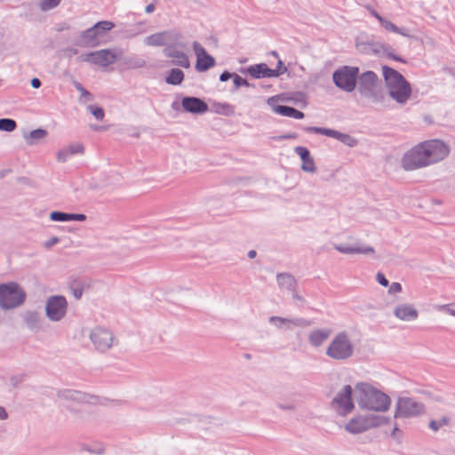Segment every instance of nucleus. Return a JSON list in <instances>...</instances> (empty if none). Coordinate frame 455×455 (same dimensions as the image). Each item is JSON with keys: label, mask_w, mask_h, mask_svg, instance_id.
<instances>
[{"label": "nucleus", "mask_w": 455, "mask_h": 455, "mask_svg": "<svg viewBox=\"0 0 455 455\" xmlns=\"http://www.w3.org/2000/svg\"><path fill=\"white\" fill-rule=\"evenodd\" d=\"M65 148L67 149L70 156L76 154H84V146L80 143L70 144Z\"/></svg>", "instance_id": "obj_43"}, {"label": "nucleus", "mask_w": 455, "mask_h": 455, "mask_svg": "<svg viewBox=\"0 0 455 455\" xmlns=\"http://www.w3.org/2000/svg\"><path fill=\"white\" fill-rule=\"evenodd\" d=\"M278 286L281 290L294 292L297 286L295 278L288 273H280L276 275Z\"/></svg>", "instance_id": "obj_28"}, {"label": "nucleus", "mask_w": 455, "mask_h": 455, "mask_svg": "<svg viewBox=\"0 0 455 455\" xmlns=\"http://www.w3.org/2000/svg\"><path fill=\"white\" fill-rule=\"evenodd\" d=\"M67 56L71 57L72 54H77L78 51L76 48H68L65 50Z\"/></svg>", "instance_id": "obj_59"}, {"label": "nucleus", "mask_w": 455, "mask_h": 455, "mask_svg": "<svg viewBox=\"0 0 455 455\" xmlns=\"http://www.w3.org/2000/svg\"><path fill=\"white\" fill-rule=\"evenodd\" d=\"M215 65V60L212 56L206 53L196 60V69L198 72H204Z\"/></svg>", "instance_id": "obj_31"}, {"label": "nucleus", "mask_w": 455, "mask_h": 455, "mask_svg": "<svg viewBox=\"0 0 455 455\" xmlns=\"http://www.w3.org/2000/svg\"><path fill=\"white\" fill-rule=\"evenodd\" d=\"M193 50L195 52L196 59H198L199 57L204 56V54L207 53L205 49L203 47V45L201 44H199L198 42L193 43Z\"/></svg>", "instance_id": "obj_46"}, {"label": "nucleus", "mask_w": 455, "mask_h": 455, "mask_svg": "<svg viewBox=\"0 0 455 455\" xmlns=\"http://www.w3.org/2000/svg\"><path fill=\"white\" fill-rule=\"evenodd\" d=\"M184 73L180 68H172L167 76L165 82L171 85H180L184 80Z\"/></svg>", "instance_id": "obj_33"}, {"label": "nucleus", "mask_w": 455, "mask_h": 455, "mask_svg": "<svg viewBox=\"0 0 455 455\" xmlns=\"http://www.w3.org/2000/svg\"><path fill=\"white\" fill-rule=\"evenodd\" d=\"M234 73H230L228 71H224L220 74V80L221 82H226L228 80H229L230 78H232V76H233Z\"/></svg>", "instance_id": "obj_53"}, {"label": "nucleus", "mask_w": 455, "mask_h": 455, "mask_svg": "<svg viewBox=\"0 0 455 455\" xmlns=\"http://www.w3.org/2000/svg\"><path fill=\"white\" fill-rule=\"evenodd\" d=\"M8 419V413L6 411V410L0 406V420H5Z\"/></svg>", "instance_id": "obj_57"}, {"label": "nucleus", "mask_w": 455, "mask_h": 455, "mask_svg": "<svg viewBox=\"0 0 455 455\" xmlns=\"http://www.w3.org/2000/svg\"><path fill=\"white\" fill-rule=\"evenodd\" d=\"M355 354V345L346 331L338 332L326 347L325 355L339 362L350 359Z\"/></svg>", "instance_id": "obj_5"}, {"label": "nucleus", "mask_w": 455, "mask_h": 455, "mask_svg": "<svg viewBox=\"0 0 455 455\" xmlns=\"http://www.w3.org/2000/svg\"><path fill=\"white\" fill-rule=\"evenodd\" d=\"M16 126H17V124L13 119H10V118H1L0 119V131L12 132L15 130Z\"/></svg>", "instance_id": "obj_39"}, {"label": "nucleus", "mask_w": 455, "mask_h": 455, "mask_svg": "<svg viewBox=\"0 0 455 455\" xmlns=\"http://www.w3.org/2000/svg\"><path fill=\"white\" fill-rule=\"evenodd\" d=\"M60 1L61 0H41L39 3V8L42 12H48L58 7Z\"/></svg>", "instance_id": "obj_38"}, {"label": "nucleus", "mask_w": 455, "mask_h": 455, "mask_svg": "<svg viewBox=\"0 0 455 455\" xmlns=\"http://www.w3.org/2000/svg\"><path fill=\"white\" fill-rule=\"evenodd\" d=\"M356 50L365 55L386 56L392 60L405 62L394 53V49L388 44L378 39L373 35L361 34L355 39Z\"/></svg>", "instance_id": "obj_4"}, {"label": "nucleus", "mask_w": 455, "mask_h": 455, "mask_svg": "<svg viewBox=\"0 0 455 455\" xmlns=\"http://www.w3.org/2000/svg\"><path fill=\"white\" fill-rule=\"evenodd\" d=\"M353 394L354 389L350 385H345L336 394L331 401V407L339 415L346 416L354 410Z\"/></svg>", "instance_id": "obj_13"}, {"label": "nucleus", "mask_w": 455, "mask_h": 455, "mask_svg": "<svg viewBox=\"0 0 455 455\" xmlns=\"http://www.w3.org/2000/svg\"><path fill=\"white\" fill-rule=\"evenodd\" d=\"M272 71H275V72H276V71H277V72H278V76H279L280 75L284 74V73L287 71V68H286V67L283 65V62L281 60H279L277 61L276 68H274V69H272Z\"/></svg>", "instance_id": "obj_49"}, {"label": "nucleus", "mask_w": 455, "mask_h": 455, "mask_svg": "<svg viewBox=\"0 0 455 455\" xmlns=\"http://www.w3.org/2000/svg\"><path fill=\"white\" fill-rule=\"evenodd\" d=\"M388 294L390 295H394V294H396V293H400L402 292L403 291V287H402V284L400 283H397V282H394L392 283L391 284H389L388 286Z\"/></svg>", "instance_id": "obj_45"}, {"label": "nucleus", "mask_w": 455, "mask_h": 455, "mask_svg": "<svg viewBox=\"0 0 455 455\" xmlns=\"http://www.w3.org/2000/svg\"><path fill=\"white\" fill-rule=\"evenodd\" d=\"M389 418L375 414L356 415L346 425L345 429L351 434H360L370 428L387 424Z\"/></svg>", "instance_id": "obj_9"}, {"label": "nucleus", "mask_w": 455, "mask_h": 455, "mask_svg": "<svg viewBox=\"0 0 455 455\" xmlns=\"http://www.w3.org/2000/svg\"><path fill=\"white\" fill-rule=\"evenodd\" d=\"M332 330L330 328L313 329L308 333V342L314 347L323 346L331 337Z\"/></svg>", "instance_id": "obj_25"}, {"label": "nucleus", "mask_w": 455, "mask_h": 455, "mask_svg": "<svg viewBox=\"0 0 455 455\" xmlns=\"http://www.w3.org/2000/svg\"><path fill=\"white\" fill-rule=\"evenodd\" d=\"M59 241H60V239L58 237L53 236L44 243V246L46 248H51L52 246L57 244L59 243Z\"/></svg>", "instance_id": "obj_52"}, {"label": "nucleus", "mask_w": 455, "mask_h": 455, "mask_svg": "<svg viewBox=\"0 0 455 455\" xmlns=\"http://www.w3.org/2000/svg\"><path fill=\"white\" fill-rule=\"evenodd\" d=\"M114 23L108 20L99 21L94 25L95 29L99 32V36L102 37L104 33L114 28Z\"/></svg>", "instance_id": "obj_36"}, {"label": "nucleus", "mask_w": 455, "mask_h": 455, "mask_svg": "<svg viewBox=\"0 0 455 455\" xmlns=\"http://www.w3.org/2000/svg\"><path fill=\"white\" fill-rule=\"evenodd\" d=\"M241 72L247 73L256 79L278 76V72L272 71L265 63L251 65L246 69H241Z\"/></svg>", "instance_id": "obj_20"}, {"label": "nucleus", "mask_w": 455, "mask_h": 455, "mask_svg": "<svg viewBox=\"0 0 455 455\" xmlns=\"http://www.w3.org/2000/svg\"><path fill=\"white\" fill-rule=\"evenodd\" d=\"M86 216L82 213H70V221H84Z\"/></svg>", "instance_id": "obj_50"}, {"label": "nucleus", "mask_w": 455, "mask_h": 455, "mask_svg": "<svg viewBox=\"0 0 455 455\" xmlns=\"http://www.w3.org/2000/svg\"><path fill=\"white\" fill-rule=\"evenodd\" d=\"M269 323L276 326L278 329L291 330L292 327H307L310 322L304 318H285L281 316H271L268 319Z\"/></svg>", "instance_id": "obj_19"}, {"label": "nucleus", "mask_w": 455, "mask_h": 455, "mask_svg": "<svg viewBox=\"0 0 455 455\" xmlns=\"http://www.w3.org/2000/svg\"><path fill=\"white\" fill-rule=\"evenodd\" d=\"M359 93L372 103H380L384 100L380 80L373 71L358 74L356 80Z\"/></svg>", "instance_id": "obj_6"}, {"label": "nucleus", "mask_w": 455, "mask_h": 455, "mask_svg": "<svg viewBox=\"0 0 455 455\" xmlns=\"http://www.w3.org/2000/svg\"><path fill=\"white\" fill-rule=\"evenodd\" d=\"M277 407L281 410L284 411H293L295 410V405L293 403H277Z\"/></svg>", "instance_id": "obj_51"}, {"label": "nucleus", "mask_w": 455, "mask_h": 455, "mask_svg": "<svg viewBox=\"0 0 455 455\" xmlns=\"http://www.w3.org/2000/svg\"><path fill=\"white\" fill-rule=\"evenodd\" d=\"M273 111L278 115L283 116L292 117L295 119H302L305 115L303 112L285 105H277L273 107Z\"/></svg>", "instance_id": "obj_30"}, {"label": "nucleus", "mask_w": 455, "mask_h": 455, "mask_svg": "<svg viewBox=\"0 0 455 455\" xmlns=\"http://www.w3.org/2000/svg\"><path fill=\"white\" fill-rule=\"evenodd\" d=\"M232 79L235 89H238L241 86L254 87L253 84H251L246 79L241 77L237 74L234 73L232 76Z\"/></svg>", "instance_id": "obj_42"}, {"label": "nucleus", "mask_w": 455, "mask_h": 455, "mask_svg": "<svg viewBox=\"0 0 455 455\" xmlns=\"http://www.w3.org/2000/svg\"><path fill=\"white\" fill-rule=\"evenodd\" d=\"M376 280H377V282H378L380 285H382V286H384V287H387V286L389 285V282H388V280H387V279L386 278V276H385L382 273H380V272L377 273V275H376Z\"/></svg>", "instance_id": "obj_48"}, {"label": "nucleus", "mask_w": 455, "mask_h": 455, "mask_svg": "<svg viewBox=\"0 0 455 455\" xmlns=\"http://www.w3.org/2000/svg\"><path fill=\"white\" fill-rule=\"evenodd\" d=\"M182 108L186 112L192 114H204L208 111V105L196 97H184L181 101Z\"/></svg>", "instance_id": "obj_21"}, {"label": "nucleus", "mask_w": 455, "mask_h": 455, "mask_svg": "<svg viewBox=\"0 0 455 455\" xmlns=\"http://www.w3.org/2000/svg\"><path fill=\"white\" fill-rule=\"evenodd\" d=\"M434 308L438 312L455 317V301L448 304H436Z\"/></svg>", "instance_id": "obj_35"}, {"label": "nucleus", "mask_w": 455, "mask_h": 455, "mask_svg": "<svg viewBox=\"0 0 455 455\" xmlns=\"http://www.w3.org/2000/svg\"><path fill=\"white\" fill-rule=\"evenodd\" d=\"M123 61V63L128 68L132 69H137L145 67L146 61L139 58L137 56H128L124 57L120 60Z\"/></svg>", "instance_id": "obj_34"}, {"label": "nucleus", "mask_w": 455, "mask_h": 455, "mask_svg": "<svg viewBox=\"0 0 455 455\" xmlns=\"http://www.w3.org/2000/svg\"><path fill=\"white\" fill-rule=\"evenodd\" d=\"M379 25L381 28L386 30L387 32H392L395 34H398L400 36H403L404 37L411 38L412 36L409 33V30L405 28H399L395 23H393L391 20L384 18L383 16H380L378 20Z\"/></svg>", "instance_id": "obj_27"}, {"label": "nucleus", "mask_w": 455, "mask_h": 455, "mask_svg": "<svg viewBox=\"0 0 455 455\" xmlns=\"http://www.w3.org/2000/svg\"><path fill=\"white\" fill-rule=\"evenodd\" d=\"M425 412V405L411 397H399L395 403V418L409 419Z\"/></svg>", "instance_id": "obj_12"}, {"label": "nucleus", "mask_w": 455, "mask_h": 455, "mask_svg": "<svg viewBox=\"0 0 455 455\" xmlns=\"http://www.w3.org/2000/svg\"><path fill=\"white\" fill-rule=\"evenodd\" d=\"M393 315L400 321L412 322L418 319L419 311L413 304L403 302L394 307Z\"/></svg>", "instance_id": "obj_18"}, {"label": "nucleus", "mask_w": 455, "mask_h": 455, "mask_svg": "<svg viewBox=\"0 0 455 455\" xmlns=\"http://www.w3.org/2000/svg\"><path fill=\"white\" fill-rule=\"evenodd\" d=\"M124 52L119 48L101 49L86 54H82L77 58L78 61L87 62L100 68H107L116 61L122 59Z\"/></svg>", "instance_id": "obj_7"}, {"label": "nucleus", "mask_w": 455, "mask_h": 455, "mask_svg": "<svg viewBox=\"0 0 455 455\" xmlns=\"http://www.w3.org/2000/svg\"><path fill=\"white\" fill-rule=\"evenodd\" d=\"M222 108L224 110H226L225 114L228 115V116H232L234 114V107L231 106L230 104L228 103H225L222 105Z\"/></svg>", "instance_id": "obj_54"}, {"label": "nucleus", "mask_w": 455, "mask_h": 455, "mask_svg": "<svg viewBox=\"0 0 455 455\" xmlns=\"http://www.w3.org/2000/svg\"><path fill=\"white\" fill-rule=\"evenodd\" d=\"M100 37L94 26L83 31L76 40V44L82 47H95L100 44Z\"/></svg>", "instance_id": "obj_24"}, {"label": "nucleus", "mask_w": 455, "mask_h": 455, "mask_svg": "<svg viewBox=\"0 0 455 455\" xmlns=\"http://www.w3.org/2000/svg\"><path fill=\"white\" fill-rule=\"evenodd\" d=\"M173 45H170L164 50V55L169 58L177 59L173 63L177 66L188 68L190 67V62L188 57L182 51L178 50V48L183 50L187 48V43L181 42L180 39H173Z\"/></svg>", "instance_id": "obj_17"}, {"label": "nucleus", "mask_w": 455, "mask_h": 455, "mask_svg": "<svg viewBox=\"0 0 455 455\" xmlns=\"http://www.w3.org/2000/svg\"><path fill=\"white\" fill-rule=\"evenodd\" d=\"M304 131L307 132H314L325 135L327 137L334 138L339 141L342 142L344 145L348 146L350 148L355 147L358 143L357 140L350 136L349 134L342 133L333 129L316 126H307L304 128Z\"/></svg>", "instance_id": "obj_16"}, {"label": "nucleus", "mask_w": 455, "mask_h": 455, "mask_svg": "<svg viewBox=\"0 0 455 455\" xmlns=\"http://www.w3.org/2000/svg\"><path fill=\"white\" fill-rule=\"evenodd\" d=\"M155 9H156L155 4H148V5L146 6V8H145V12H146L147 13H151V12H153L155 11Z\"/></svg>", "instance_id": "obj_60"}, {"label": "nucleus", "mask_w": 455, "mask_h": 455, "mask_svg": "<svg viewBox=\"0 0 455 455\" xmlns=\"http://www.w3.org/2000/svg\"><path fill=\"white\" fill-rule=\"evenodd\" d=\"M449 154L450 148L443 140H426L406 152L402 164L404 170L413 171L437 164L446 158Z\"/></svg>", "instance_id": "obj_1"}, {"label": "nucleus", "mask_w": 455, "mask_h": 455, "mask_svg": "<svg viewBox=\"0 0 455 455\" xmlns=\"http://www.w3.org/2000/svg\"><path fill=\"white\" fill-rule=\"evenodd\" d=\"M50 220L59 222L70 221V213L63 212H52L50 213Z\"/></svg>", "instance_id": "obj_40"}, {"label": "nucleus", "mask_w": 455, "mask_h": 455, "mask_svg": "<svg viewBox=\"0 0 455 455\" xmlns=\"http://www.w3.org/2000/svg\"><path fill=\"white\" fill-rule=\"evenodd\" d=\"M256 255H257V252L254 250H251L248 251V257L250 259H254L256 257Z\"/></svg>", "instance_id": "obj_62"}, {"label": "nucleus", "mask_w": 455, "mask_h": 455, "mask_svg": "<svg viewBox=\"0 0 455 455\" xmlns=\"http://www.w3.org/2000/svg\"><path fill=\"white\" fill-rule=\"evenodd\" d=\"M27 327L32 331L42 329L43 318L40 313L36 311H27L23 316Z\"/></svg>", "instance_id": "obj_29"}, {"label": "nucleus", "mask_w": 455, "mask_h": 455, "mask_svg": "<svg viewBox=\"0 0 455 455\" xmlns=\"http://www.w3.org/2000/svg\"><path fill=\"white\" fill-rule=\"evenodd\" d=\"M335 250L344 253V254H363V255H373L374 254V249L371 246L363 244V243H356V244H335L334 245Z\"/></svg>", "instance_id": "obj_22"}, {"label": "nucleus", "mask_w": 455, "mask_h": 455, "mask_svg": "<svg viewBox=\"0 0 455 455\" xmlns=\"http://www.w3.org/2000/svg\"><path fill=\"white\" fill-rule=\"evenodd\" d=\"M382 74L390 98L399 104H405L411 95L410 83L401 73L388 66H382Z\"/></svg>", "instance_id": "obj_3"}, {"label": "nucleus", "mask_w": 455, "mask_h": 455, "mask_svg": "<svg viewBox=\"0 0 455 455\" xmlns=\"http://www.w3.org/2000/svg\"><path fill=\"white\" fill-rule=\"evenodd\" d=\"M68 310V301L64 296H50L45 303V315L52 322L61 321Z\"/></svg>", "instance_id": "obj_14"}, {"label": "nucleus", "mask_w": 455, "mask_h": 455, "mask_svg": "<svg viewBox=\"0 0 455 455\" xmlns=\"http://www.w3.org/2000/svg\"><path fill=\"white\" fill-rule=\"evenodd\" d=\"M354 396L359 407L367 411L385 412L391 405V399L387 394L368 383H357Z\"/></svg>", "instance_id": "obj_2"}, {"label": "nucleus", "mask_w": 455, "mask_h": 455, "mask_svg": "<svg viewBox=\"0 0 455 455\" xmlns=\"http://www.w3.org/2000/svg\"><path fill=\"white\" fill-rule=\"evenodd\" d=\"M359 68L344 66L334 71L332 79L335 85L346 92H351L356 86Z\"/></svg>", "instance_id": "obj_11"}, {"label": "nucleus", "mask_w": 455, "mask_h": 455, "mask_svg": "<svg viewBox=\"0 0 455 455\" xmlns=\"http://www.w3.org/2000/svg\"><path fill=\"white\" fill-rule=\"evenodd\" d=\"M88 337L93 348L99 353H106L116 344L117 339L114 332L103 326H95L89 330Z\"/></svg>", "instance_id": "obj_10"}, {"label": "nucleus", "mask_w": 455, "mask_h": 455, "mask_svg": "<svg viewBox=\"0 0 455 455\" xmlns=\"http://www.w3.org/2000/svg\"><path fill=\"white\" fill-rule=\"evenodd\" d=\"M75 87L77 91L80 92L81 99L86 98L87 100H90V101L93 100V96L85 88H84V86L80 83H76Z\"/></svg>", "instance_id": "obj_44"}, {"label": "nucleus", "mask_w": 455, "mask_h": 455, "mask_svg": "<svg viewBox=\"0 0 455 455\" xmlns=\"http://www.w3.org/2000/svg\"><path fill=\"white\" fill-rule=\"evenodd\" d=\"M70 157V155L68 154V152L67 151V149L64 148L62 149H60L58 153H57V161L58 162H60V163H65L68 161V159Z\"/></svg>", "instance_id": "obj_47"}, {"label": "nucleus", "mask_w": 455, "mask_h": 455, "mask_svg": "<svg viewBox=\"0 0 455 455\" xmlns=\"http://www.w3.org/2000/svg\"><path fill=\"white\" fill-rule=\"evenodd\" d=\"M398 432H400V429L398 428L397 425H395L391 435L395 437V436H396V433H398Z\"/></svg>", "instance_id": "obj_64"}, {"label": "nucleus", "mask_w": 455, "mask_h": 455, "mask_svg": "<svg viewBox=\"0 0 455 455\" xmlns=\"http://www.w3.org/2000/svg\"><path fill=\"white\" fill-rule=\"evenodd\" d=\"M181 35L178 33L162 32L147 36L145 44L152 46H162L172 42L173 39H180Z\"/></svg>", "instance_id": "obj_23"}, {"label": "nucleus", "mask_w": 455, "mask_h": 455, "mask_svg": "<svg viewBox=\"0 0 455 455\" xmlns=\"http://www.w3.org/2000/svg\"><path fill=\"white\" fill-rule=\"evenodd\" d=\"M47 136V131L44 129H36L29 133L24 134V140L28 145H35L37 140H42Z\"/></svg>", "instance_id": "obj_32"}, {"label": "nucleus", "mask_w": 455, "mask_h": 455, "mask_svg": "<svg viewBox=\"0 0 455 455\" xmlns=\"http://www.w3.org/2000/svg\"><path fill=\"white\" fill-rule=\"evenodd\" d=\"M366 10L378 20L379 19V17L381 16L378 12H376L372 6L371 5H366L365 6Z\"/></svg>", "instance_id": "obj_55"}, {"label": "nucleus", "mask_w": 455, "mask_h": 455, "mask_svg": "<svg viewBox=\"0 0 455 455\" xmlns=\"http://www.w3.org/2000/svg\"><path fill=\"white\" fill-rule=\"evenodd\" d=\"M26 299L25 291L17 283L0 284V306L4 309L20 307Z\"/></svg>", "instance_id": "obj_8"}, {"label": "nucleus", "mask_w": 455, "mask_h": 455, "mask_svg": "<svg viewBox=\"0 0 455 455\" xmlns=\"http://www.w3.org/2000/svg\"><path fill=\"white\" fill-rule=\"evenodd\" d=\"M294 138H296L295 134H284V135L275 137V139L276 140H287V139H294Z\"/></svg>", "instance_id": "obj_58"}, {"label": "nucleus", "mask_w": 455, "mask_h": 455, "mask_svg": "<svg viewBox=\"0 0 455 455\" xmlns=\"http://www.w3.org/2000/svg\"><path fill=\"white\" fill-rule=\"evenodd\" d=\"M294 151L302 161L301 170L306 172L315 173L316 166L309 150L305 147L298 146L294 148Z\"/></svg>", "instance_id": "obj_26"}, {"label": "nucleus", "mask_w": 455, "mask_h": 455, "mask_svg": "<svg viewBox=\"0 0 455 455\" xmlns=\"http://www.w3.org/2000/svg\"><path fill=\"white\" fill-rule=\"evenodd\" d=\"M291 293H292V297L294 299L303 301V298L301 296H299V294H297L296 291L291 292Z\"/></svg>", "instance_id": "obj_63"}, {"label": "nucleus", "mask_w": 455, "mask_h": 455, "mask_svg": "<svg viewBox=\"0 0 455 455\" xmlns=\"http://www.w3.org/2000/svg\"><path fill=\"white\" fill-rule=\"evenodd\" d=\"M451 423V419L448 416H443L438 420H431L429 422V428L434 432L438 431L442 427L448 426Z\"/></svg>", "instance_id": "obj_37"}, {"label": "nucleus", "mask_w": 455, "mask_h": 455, "mask_svg": "<svg viewBox=\"0 0 455 455\" xmlns=\"http://www.w3.org/2000/svg\"><path fill=\"white\" fill-rule=\"evenodd\" d=\"M87 109L97 120H103L105 113L102 108L95 105H89Z\"/></svg>", "instance_id": "obj_41"}, {"label": "nucleus", "mask_w": 455, "mask_h": 455, "mask_svg": "<svg viewBox=\"0 0 455 455\" xmlns=\"http://www.w3.org/2000/svg\"><path fill=\"white\" fill-rule=\"evenodd\" d=\"M42 83L39 78L34 77L31 80V86L35 89H38L41 86Z\"/></svg>", "instance_id": "obj_56"}, {"label": "nucleus", "mask_w": 455, "mask_h": 455, "mask_svg": "<svg viewBox=\"0 0 455 455\" xmlns=\"http://www.w3.org/2000/svg\"><path fill=\"white\" fill-rule=\"evenodd\" d=\"M58 398L67 403L97 404L100 397L78 390L63 389L58 392Z\"/></svg>", "instance_id": "obj_15"}, {"label": "nucleus", "mask_w": 455, "mask_h": 455, "mask_svg": "<svg viewBox=\"0 0 455 455\" xmlns=\"http://www.w3.org/2000/svg\"><path fill=\"white\" fill-rule=\"evenodd\" d=\"M82 290L81 289H75L73 291V295L75 296L76 299H79L81 297H82Z\"/></svg>", "instance_id": "obj_61"}]
</instances>
